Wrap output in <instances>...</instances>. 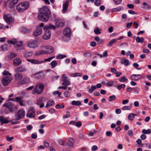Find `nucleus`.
<instances>
[{
    "instance_id": "1",
    "label": "nucleus",
    "mask_w": 151,
    "mask_h": 151,
    "mask_svg": "<svg viewBox=\"0 0 151 151\" xmlns=\"http://www.w3.org/2000/svg\"><path fill=\"white\" fill-rule=\"evenodd\" d=\"M40 13L38 15V19L41 21L46 22L49 19L51 14L50 9L47 6H43L40 9Z\"/></svg>"
},
{
    "instance_id": "2",
    "label": "nucleus",
    "mask_w": 151,
    "mask_h": 151,
    "mask_svg": "<svg viewBox=\"0 0 151 151\" xmlns=\"http://www.w3.org/2000/svg\"><path fill=\"white\" fill-rule=\"evenodd\" d=\"M55 27L51 24H49L47 25H45L43 28V29H47L45 31L44 35L42 36V38L44 40H48L49 39L51 36V32L49 29H55Z\"/></svg>"
},
{
    "instance_id": "3",
    "label": "nucleus",
    "mask_w": 151,
    "mask_h": 151,
    "mask_svg": "<svg viewBox=\"0 0 151 151\" xmlns=\"http://www.w3.org/2000/svg\"><path fill=\"white\" fill-rule=\"evenodd\" d=\"M29 7V4L28 2L25 1L20 3L16 6V10L19 12L22 13L27 10Z\"/></svg>"
},
{
    "instance_id": "4",
    "label": "nucleus",
    "mask_w": 151,
    "mask_h": 151,
    "mask_svg": "<svg viewBox=\"0 0 151 151\" xmlns=\"http://www.w3.org/2000/svg\"><path fill=\"white\" fill-rule=\"evenodd\" d=\"M3 106L6 107V109H8L9 111H6V109H5L6 112L7 113L9 112H12L15 110H16L17 107L15 105L12 103L10 102H8L3 105Z\"/></svg>"
},
{
    "instance_id": "5",
    "label": "nucleus",
    "mask_w": 151,
    "mask_h": 151,
    "mask_svg": "<svg viewBox=\"0 0 151 151\" xmlns=\"http://www.w3.org/2000/svg\"><path fill=\"white\" fill-rule=\"evenodd\" d=\"M44 85L42 83H39L36 85L35 87L33 90L32 91V93L34 94L37 93L38 94H41L44 89Z\"/></svg>"
},
{
    "instance_id": "6",
    "label": "nucleus",
    "mask_w": 151,
    "mask_h": 151,
    "mask_svg": "<svg viewBox=\"0 0 151 151\" xmlns=\"http://www.w3.org/2000/svg\"><path fill=\"white\" fill-rule=\"evenodd\" d=\"M44 24L42 23L39 25L37 26L36 29L32 33L33 36L36 37L40 35L42 32V28L44 27Z\"/></svg>"
},
{
    "instance_id": "7",
    "label": "nucleus",
    "mask_w": 151,
    "mask_h": 151,
    "mask_svg": "<svg viewBox=\"0 0 151 151\" xmlns=\"http://www.w3.org/2000/svg\"><path fill=\"white\" fill-rule=\"evenodd\" d=\"M12 80V78L10 76H5L2 79V84L4 86H7Z\"/></svg>"
},
{
    "instance_id": "8",
    "label": "nucleus",
    "mask_w": 151,
    "mask_h": 151,
    "mask_svg": "<svg viewBox=\"0 0 151 151\" xmlns=\"http://www.w3.org/2000/svg\"><path fill=\"white\" fill-rule=\"evenodd\" d=\"M3 17L4 20L8 24L12 23L14 20V18L10 14H4Z\"/></svg>"
},
{
    "instance_id": "9",
    "label": "nucleus",
    "mask_w": 151,
    "mask_h": 151,
    "mask_svg": "<svg viewBox=\"0 0 151 151\" xmlns=\"http://www.w3.org/2000/svg\"><path fill=\"white\" fill-rule=\"evenodd\" d=\"M62 81L63 82L62 83L63 86H67L70 84V82L69 81V78L66 76H62Z\"/></svg>"
},
{
    "instance_id": "10",
    "label": "nucleus",
    "mask_w": 151,
    "mask_h": 151,
    "mask_svg": "<svg viewBox=\"0 0 151 151\" xmlns=\"http://www.w3.org/2000/svg\"><path fill=\"white\" fill-rule=\"evenodd\" d=\"M27 46L29 47L34 48L37 46V42L35 40H31L27 42Z\"/></svg>"
},
{
    "instance_id": "11",
    "label": "nucleus",
    "mask_w": 151,
    "mask_h": 151,
    "mask_svg": "<svg viewBox=\"0 0 151 151\" xmlns=\"http://www.w3.org/2000/svg\"><path fill=\"white\" fill-rule=\"evenodd\" d=\"M24 111L23 109L19 110L17 112L16 117V120H19L24 117Z\"/></svg>"
},
{
    "instance_id": "12",
    "label": "nucleus",
    "mask_w": 151,
    "mask_h": 151,
    "mask_svg": "<svg viewBox=\"0 0 151 151\" xmlns=\"http://www.w3.org/2000/svg\"><path fill=\"white\" fill-rule=\"evenodd\" d=\"M35 115V111L32 110H29L26 115V116L27 117L30 118L34 117Z\"/></svg>"
},
{
    "instance_id": "13",
    "label": "nucleus",
    "mask_w": 151,
    "mask_h": 151,
    "mask_svg": "<svg viewBox=\"0 0 151 151\" xmlns=\"http://www.w3.org/2000/svg\"><path fill=\"white\" fill-rule=\"evenodd\" d=\"M64 30L65 35L66 37H69L71 34L70 29L68 27H65Z\"/></svg>"
},
{
    "instance_id": "14",
    "label": "nucleus",
    "mask_w": 151,
    "mask_h": 151,
    "mask_svg": "<svg viewBox=\"0 0 151 151\" xmlns=\"http://www.w3.org/2000/svg\"><path fill=\"white\" fill-rule=\"evenodd\" d=\"M69 5V1H66L63 4V9L62 12L63 13H65L67 9L68 8Z\"/></svg>"
},
{
    "instance_id": "15",
    "label": "nucleus",
    "mask_w": 151,
    "mask_h": 151,
    "mask_svg": "<svg viewBox=\"0 0 151 151\" xmlns=\"http://www.w3.org/2000/svg\"><path fill=\"white\" fill-rule=\"evenodd\" d=\"M54 101L52 99H50L47 101L46 104L45 106V107L48 108L50 106L54 105Z\"/></svg>"
},
{
    "instance_id": "16",
    "label": "nucleus",
    "mask_w": 151,
    "mask_h": 151,
    "mask_svg": "<svg viewBox=\"0 0 151 151\" xmlns=\"http://www.w3.org/2000/svg\"><path fill=\"white\" fill-rule=\"evenodd\" d=\"M22 62L21 60L19 58H16L13 61V64L14 65L18 66Z\"/></svg>"
},
{
    "instance_id": "17",
    "label": "nucleus",
    "mask_w": 151,
    "mask_h": 151,
    "mask_svg": "<svg viewBox=\"0 0 151 151\" xmlns=\"http://www.w3.org/2000/svg\"><path fill=\"white\" fill-rule=\"evenodd\" d=\"M45 49H46V54H51L54 51V49L52 47H45Z\"/></svg>"
},
{
    "instance_id": "18",
    "label": "nucleus",
    "mask_w": 151,
    "mask_h": 151,
    "mask_svg": "<svg viewBox=\"0 0 151 151\" xmlns=\"http://www.w3.org/2000/svg\"><path fill=\"white\" fill-rule=\"evenodd\" d=\"M27 60L33 64H39L43 62V61H40L36 59H28Z\"/></svg>"
},
{
    "instance_id": "19",
    "label": "nucleus",
    "mask_w": 151,
    "mask_h": 151,
    "mask_svg": "<svg viewBox=\"0 0 151 151\" xmlns=\"http://www.w3.org/2000/svg\"><path fill=\"white\" fill-rule=\"evenodd\" d=\"M56 25L57 27H62L64 26L65 23L60 20H57L56 22Z\"/></svg>"
},
{
    "instance_id": "20",
    "label": "nucleus",
    "mask_w": 151,
    "mask_h": 151,
    "mask_svg": "<svg viewBox=\"0 0 151 151\" xmlns=\"http://www.w3.org/2000/svg\"><path fill=\"white\" fill-rule=\"evenodd\" d=\"M17 101H18L21 106H23L24 105V101L21 97H16L15 98Z\"/></svg>"
},
{
    "instance_id": "21",
    "label": "nucleus",
    "mask_w": 151,
    "mask_h": 151,
    "mask_svg": "<svg viewBox=\"0 0 151 151\" xmlns=\"http://www.w3.org/2000/svg\"><path fill=\"white\" fill-rule=\"evenodd\" d=\"M33 54V52L32 51L26 52L24 54V56L25 58H27L32 56Z\"/></svg>"
},
{
    "instance_id": "22",
    "label": "nucleus",
    "mask_w": 151,
    "mask_h": 151,
    "mask_svg": "<svg viewBox=\"0 0 151 151\" xmlns=\"http://www.w3.org/2000/svg\"><path fill=\"white\" fill-rule=\"evenodd\" d=\"M71 104L73 105L80 106L81 105V103L80 101H72Z\"/></svg>"
},
{
    "instance_id": "23",
    "label": "nucleus",
    "mask_w": 151,
    "mask_h": 151,
    "mask_svg": "<svg viewBox=\"0 0 151 151\" xmlns=\"http://www.w3.org/2000/svg\"><path fill=\"white\" fill-rule=\"evenodd\" d=\"M25 68L23 66H20L19 67L17 68L15 71L17 72H22L24 70Z\"/></svg>"
},
{
    "instance_id": "24",
    "label": "nucleus",
    "mask_w": 151,
    "mask_h": 151,
    "mask_svg": "<svg viewBox=\"0 0 151 151\" xmlns=\"http://www.w3.org/2000/svg\"><path fill=\"white\" fill-rule=\"evenodd\" d=\"M122 63L125 66H127L129 65V61L128 60L124 58L122 60Z\"/></svg>"
},
{
    "instance_id": "25",
    "label": "nucleus",
    "mask_w": 151,
    "mask_h": 151,
    "mask_svg": "<svg viewBox=\"0 0 151 151\" xmlns=\"http://www.w3.org/2000/svg\"><path fill=\"white\" fill-rule=\"evenodd\" d=\"M74 142V140L72 138H69L68 142V144L70 146H72Z\"/></svg>"
},
{
    "instance_id": "26",
    "label": "nucleus",
    "mask_w": 151,
    "mask_h": 151,
    "mask_svg": "<svg viewBox=\"0 0 151 151\" xmlns=\"http://www.w3.org/2000/svg\"><path fill=\"white\" fill-rule=\"evenodd\" d=\"M119 81L122 83L127 82L128 81L127 79L124 76L119 79Z\"/></svg>"
},
{
    "instance_id": "27",
    "label": "nucleus",
    "mask_w": 151,
    "mask_h": 151,
    "mask_svg": "<svg viewBox=\"0 0 151 151\" xmlns=\"http://www.w3.org/2000/svg\"><path fill=\"white\" fill-rule=\"evenodd\" d=\"M94 40L97 42V44L100 45L103 41V40L100 39L97 37H96L94 38Z\"/></svg>"
},
{
    "instance_id": "28",
    "label": "nucleus",
    "mask_w": 151,
    "mask_h": 151,
    "mask_svg": "<svg viewBox=\"0 0 151 151\" xmlns=\"http://www.w3.org/2000/svg\"><path fill=\"white\" fill-rule=\"evenodd\" d=\"M23 44V42L22 41H17L16 40L15 45L18 47L21 46Z\"/></svg>"
},
{
    "instance_id": "29",
    "label": "nucleus",
    "mask_w": 151,
    "mask_h": 151,
    "mask_svg": "<svg viewBox=\"0 0 151 151\" xmlns=\"http://www.w3.org/2000/svg\"><path fill=\"white\" fill-rule=\"evenodd\" d=\"M42 100V98H40L38 101L37 102V104L40 106V108H41L44 106V104L41 102V101Z\"/></svg>"
},
{
    "instance_id": "30",
    "label": "nucleus",
    "mask_w": 151,
    "mask_h": 151,
    "mask_svg": "<svg viewBox=\"0 0 151 151\" xmlns=\"http://www.w3.org/2000/svg\"><path fill=\"white\" fill-rule=\"evenodd\" d=\"M144 40V39L143 37H137L136 39V41L137 42L141 43H142L143 42Z\"/></svg>"
},
{
    "instance_id": "31",
    "label": "nucleus",
    "mask_w": 151,
    "mask_h": 151,
    "mask_svg": "<svg viewBox=\"0 0 151 151\" xmlns=\"http://www.w3.org/2000/svg\"><path fill=\"white\" fill-rule=\"evenodd\" d=\"M17 56V55L16 54L11 53L9 55H8V57L9 59H12L16 57Z\"/></svg>"
},
{
    "instance_id": "32",
    "label": "nucleus",
    "mask_w": 151,
    "mask_h": 151,
    "mask_svg": "<svg viewBox=\"0 0 151 151\" xmlns=\"http://www.w3.org/2000/svg\"><path fill=\"white\" fill-rule=\"evenodd\" d=\"M131 78L132 80L137 81L141 78L140 76H131Z\"/></svg>"
},
{
    "instance_id": "33",
    "label": "nucleus",
    "mask_w": 151,
    "mask_h": 151,
    "mask_svg": "<svg viewBox=\"0 0 151 151\" xmlns=\"http://www.w3.org/2000/svg\"><path fill=\"white\" fill-rule=\"evenodd\" d=\"M47 52H46V50H40L36 52V54L37 55H40L42 54H46Z\"/></svg>"
},
{
    "instance_id": "34",
    "label": "nucleus",
    "mask_w": 151,
    "mask_h": 151,
    "mask_svg": "<svg viewBox=\"0 0 151 151\" xmlns=\"http://www.w3.org/2000/svg\"><path fill=\"white\" fill-rule=\"evenodd\" d=\"M101 29L100 30L98 27H97L94 29V32L95 33V34L96 35L100 34L101 33Z\"/></svg>"
},
{
    "instance_id": "35",
    "label": "nucleus",
    "mask_w": 151,
    "mask_h": 151,
    "mask_svg": "<svg viewBox=\"0 0 151 151\" xmlns=\"http://www.w3.org/2000/svg\"><path fill=\"white\" fill-rule=\"evenodd\" d=\"M50 65L52 68H53L57 65V62L56 60H53L51 62Z\"/></svg>"
},
{
    "instance_id": "36",
    "label": "nucleus",
    "mask_w": 151,
    "mask_h": 151,
    "mask_svg": "<svg viewBox=\"0 0 151 151\" xmlns=\"http://www.w3.org/2000/svg\"><path fill=\"white\" fill-rule=\"evenodd\" d=\"M1 49L3 51H5L7 50V45L6 44H4L1 46Z\"/></svg>"
},
{
    "instance_id": "37",
    "label": "nucleus",
    "mask_w": 151,
    "mask_h": 151,
    "mask_svg": "<svg viewBox=\"0 0 151 151\" xmlns=\"http://www.w3.org/2000/svg\"><path fill=\"white\" fill-rule=\"evenodd\" d=\"M142 132L144 134H149L151 132V130L150 129H148L147 130L143 129Z\"/></svg>"
},
{
    "instance_id": "38",
    "label": "nucleus",
    "mask_w": 151,
    "mask_h": 151,
    "mask_svg": "<svg viewBox=\"0 0 151 151\" xmlns=\"http://www.w3.org/2000/svg\"><path fill=\"white\" fill-rule=\"evenodd\" d=\"M30 82V80L29 78H25L23 79V81H22L21 83L22 84H24V83H29Z\"/></svg>"
},
{
    "instance_id": "39",
    "label": "nucleus",
    "mask_w": 151,
    "mask_h": 151,
    "mask_svg": "<svg viewBox=\"0 0 151 151\" xmlns=\"http://www.w3.org/2000/svg\"><path fill=\"white\" fill-rule=\"evenodd\" d=\"M128 119L130 120H133L134 118V115L133 113H130L128 116Z\"/></svg>"
},
{
    "instance_id": "40",
    "label": "nucleus",
    "mask_w": 151,
    "mask_h": 151,
    "mask_svg": "<svg viewBox=\"0 0 151 151\" xmlns=\"http://www.w3.org/2000/svg\"><path fill=\"white\" fill-rule=\"evenodd\" d=\"M96 86H94L92 85L90 88L89 89L88 91L89 93H92L96 89Z\"/></svg>"
},
{
    "instance_id": "41",
    "label": "nucleus",
    "mask_w": 151,
    "mask_h": 151,
    "mask_svg": "<svg viewBox=\"0 0 151 151\" xmlns=\"http://www.w3.org/2000/svg\"><path fill=\"white\" fill-rule=\"evenodd\" d=\"M21 31L24 33H27L29 32L30 30L27 29L25 28H22L21 29Z\"/></svg>"
},
{
    "instance_id": "42",
    "label": "nucleus",
    "mask_w": 151,
    "mask_h": 151,
    "mask_svg": "<svg viewBox=\"0 0 151 151\" xmlns=\"http://www.w3.org/2000/svg\"><path fill=\"white\" fill-rule=\"evenodd\" d=\"M117 40L116 39H114L111 40L108 44V45L109 46H111L112 44L116 42Z\"/></svg>"
},
{
    "instance_id": "43",
    "label": "nucleus",
    "mask_w": 151,
    "mask_h": 151,
    "mask_svg": "<svg viewBox=\"0 0 151 151\" xmlns=\"http://www.w3.org/2000/svg\"><path fill=\"white\" fill-rule=\"evenodd\" d=\"M9 122L6 119H4V117L2 116V118L1 120V123L2 124L3 123L7 124Z\"/></svg>"
},
{
    "instance_id": "44",
    "label": "nucleus",
    "mask_w": 151,
    "mask_h": 151,
    "mask_svg": "<svg viewBox=\"0 0 151 151\" xmlns=\"http://www.w3.org/2000/svg\"><path fill=\"white\" fill-rule=\"evenodd\" d=\"M121 9V7L120 6L119 7L113 9H112V12H113L119 11Z\"/></svg>"
},
{
    "instance_id": "45",
    "label": "nucleus",
    "mask_w": 151,
    "mask_h": 151,
    "mask_svg": "<svg viewBox=\"0 0 151 151\" xmlns=\"http://www.w3.org/2000/svg\"><path fill=\"white\" fill-rule=\"evenodd\" d=\"M58 143L60 145L63 146H65L66 145V143H65L64 141L62 140H60L58 141Z\"/></svg>"
},
{
    "instance_id": "46",
    "label": "nucleus",
    "mask_w": 151,
    "mask_h": 151,
    "mask_svg": "<svg viewBox=\"0 0 151 151\" xmlns=\"http://www.w3.org/2000/svg\"><path fill=\"white\" fill-rule=\"evenodd\" d=\"M126 85L124 84H122L121 85L118 86H117V88L120 90H121L122 88H125Z\"/></svg>"
},
{
    "instance_id": "47",
    "label": "nucleus",
    "mask_w": 151,
    "mask_h": 151,
    "mask_svg": "<svg viewBox=\"0 0 151 151\" xmlns=\"http://www.w3.org/2000/svg\"><path fill=\"white\" fill-rule=\"evenodd\" d=\"M3 76H10L11 75V74L9 72L4 70L3 72Z\"/></svg>"
},
{
    "instance_id": "48",
    "label": "nucleus",
    "mask_w": 151,
    "mask_h": 151,
    "mask_svg": "<svg viewBox=\"0 0 151 151\" xmlns=\"http://www.w3.org/2000/svg\"><path fill=\"white\" fill-rule=\"evenodd\" d=\"M130 108H131V107L130 106H124L122 107V109L124 110H130Z\"/></svg>"
},
{
    "instance_id": "49",
    "label": "nucleus",
    "mask_w": 151,
    "mask_h": 151,
    "mask_svg": "<svg viewBox=\"0 0 151 151\" xmlns=\"http://www.w3.org/2000/svg\"><path fill=\"white\" fill-rule=\"evenodd\" d=\"M64 106L63 105L57 104L55 106V107L57 109H63L64 107Z\"/></svg>"
},
{
    "instance_id": "50",
    "label": "nucleus",
    "mask_w": 151,
    "mask_h": 151,
    "mask_svg": "<svg viewBox=\"0 0 151 151\" xmlns=\"http://www.w3.org/2000/svg\"><path fill=\"white\" fill-rule=\"evenodd\" d=\"M14 3L12 2V1L10 3L9 5V7L10 8H13L16 5Z\"/></svg>"
},
{
    "instance_id": "51",
    "label": "nucleus",
    "mask_w": 151,
    "mask_h": 151,
    "mask_svg": "<svg viewBox=\"0 0 151 151\" xmlns=\"http://www.w3.org/2000/svg\"><path fill=\"white\" fill-rule=\"evenodd\" d=\"M116 99L115 95H113L112 96H110L109 97V101H112Z\"/></svg>"
},
{
    "instance_id": "52",
    "label": "nucleus",
    "mask_w": 151,
    "mask_h": 151,
    "mask_svg": "<svg viewBox=\"0 0 151 151\" xmlns=\"http://www.w3.org/2000/svg\"><path fill=\"white\" fill-rule=\"evenodd\" d=\"M113 1L115 4L118 5L121 3L122 0H113Z\"/></svg>"
},
{
    "instance_id": "53",
    "label": "nucleus",
    "mask_w": 151,
    "mask_h": 151,
    "mask_svg": "<svg viewBox=\"0 0 151 151\" xmlns=\"http://www.w3.org/2000/svg\"><path fill=\"white\" fill-rule=\"evenodd\" d=\"M66 57V55H59L57 57V59H63Z\"/></svg>"
},
{
    "instance_id": "54",
    "label": "nucleus",
    "mask_w": 151,
    "mask_h": 151,
    "mask_svg": "<svg viewBox=\"0 0 151 151\" xmlns=\"http://www.w3.org/2000/svg\"><path fill=\"white\" fill-rule=\"evenodd\" d=\"M15 40H9L7 41V42L9 44H13L15 45Z\"/></svg>"
},
{
    "instance_id": "55",
    "label": "nucleus",
    "mask_w": 151,
    "mask_h": 151,
    "mask_svg": "<svg viewBox=\"0 0 151 151\" xmlns=\"http://www.w3.org/2000/svg\"><path fill=\"white\" fill-rule=\"evenodd\" d=\"M70 93L68 91H65L64 93V95L66 97H68L70 96Z\"/></svg>"
},
{
    "instance_id": "56",
    "label": "nucleus",
    "mask_w": 151,
    "mask_h": 151,
    "mask_svg": "<svg viewBox=\"0 0 151 151\" xmlns=\"http://www.w3.org/2000/svg\"><path fill=\"white\" fill-rule=\"evenodd\" d=\"M98 149V147L96 145H93V146L91 148V150L92 151H95L97 150Z\"/></svg>"
},
{
    "instance_id": "57",
    "label": "nucleus",
    "mask_w": 151,
    "mask_h": 151,
    "mask_svg": "<svg viewBox=\"0 0 151 151\" xmlns=\"http://www.w3.org/2000/svg\"><path fill=\"white\" fill-rule=\"evenodd\" d=\"M75 125L77 127H80L82 125V124L80 122H77L76 123Z\"/></svg>"
},
{
    "instance_id": "58",
    "label": "nucleus",
    "mask_w": 151,
    "mask_h": 151,
    "mask_svg": "<svg viewBox=\"0 0 151 151\" xmlns=\"http://www.w3.org/2000/svg\"><path fill=\"white\" fill-rule=\"evenodd\" d=\"M101 3L100 0H96L95 2V4L96 6H99Z\"/></svg>"
},
{
    "instance_id": "59",
    "label": "nucleus",
    "mask_w": 151,
    "mask_h": 151,
    "mask_svg": "<svg viewBox=\"0 0 151 151\" xmlns=\"http://www.w3.org/2000/svg\"><path fill=\"white\" fill-rule=\"evenodd\" d=\"M106 134L107 136L109 137H111L112 135V133L111 131L106 132Z\"/></svg>"
},
{
    "instance_id": "60",
    "label": "nucleus",
    "mask_w": 151,
    "mask_h": 151,
    "mask_svg": "<svg viewBox=\"0 0 151 151\" xmlns=\"http://www.w3.org/2000/svg\"><path fill=\"white\" fill-rule=\"evenodd\" d=\"M133 25L135 28H137L138 26V24L136 21L134 22H133Z\"/></svg>"
},
{
    "instance_id": "61",
    "label": "nucleus",
    "mask_w": 151,
    "mask_h": 151,
    "mask_svg": "<svg viewBox=\"0 0 151 151\" xmlns=\"http://www.w3.org/2000/svg\"><path fill=\"white\" fill-rule=\"evenodd\" d=\"M83 55L85 57H91V54L90 53L85 52L83 53Z\"/></svg>"
},
{
    "instance_id": "62",
    "label": "nucleus",
    "mask_w": 151,
    "mask_h": 151,
    "mask_svg": "<svg viewBox=\"0 0 151 151\" xmlns=\"http://www.w3.org/2000/svg\"><path fill=\"white\" fill-rule=\"evenodd\" d=\"M114 82L113 81H111L108 82L107 83V85L109 86H112L113 85Z\"/></svg>"
},
{
    "instance_id": "63",
    "label": "nucleus",
    "mask_w": 151,
    "mask_h": 151,
    "mask_svg": "<svg viewBox=\"0 0 151 151\" xmlns=\"http://www.w3.org/2000/svg\"><path fill=\"white\" fill-rule=\"evenodd\" d=\"M115 112L116 114H118L121 113V111L120 109H115Z\"/></svg>"
},
{
    "instance_id": "64",
    "label": "nucleus",
    "mask_w": 151,
    "mask_h": 151,
    "mask_svg": "<svg viewBox=\"0 0 151 151\" xmlns=\"http://www.w3.org/2000/svg\"><path fill=\"white\" fill-rule=\"evenodd\" d=\"M128 133L129 135L130 136L132 137L133 135V133L131 130H129Z\"/></svg>"
}]
</instances>
